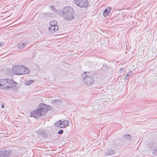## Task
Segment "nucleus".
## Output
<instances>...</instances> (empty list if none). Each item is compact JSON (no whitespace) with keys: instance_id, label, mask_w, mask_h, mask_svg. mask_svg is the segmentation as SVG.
Masks as SVG:
<instances>
[{"instance_id":"4468645a","label":"nucleus","mask_w":157,"mask_h":157,"mask_svg":"<svg viewBox=\"0 0 157 157\" xmlns=\"http://www.w3.org/2000/svg\"><path fill=\"white\" fill-rule=\"evenodd\" d=\"M62 126L60 128H63L69 125V122L67 120L63 121H62Z\"/></svg>"},{"instance_id":"1a4fd4ad","label":"nucleus","mask_w":157,"mask_h":157,"mask_svg":"<svg viewBox=\"0 0 157 157\" xmlns=\"http://www.w3.org/2000/svg\"><path fill=\"white\" fill-rule=\"evenodd\" d=\"M111 9L110 8H106L104 11L103 15L104 17L107 16L110 13Z\"/></svg>"},{"instance_id":"b1692460","label":"nucleus","mask_w":157,"mask_h":157,"mask_svg":"<svg viewBox=\"0 0 157 157\" xmlns=\"http://www.w3.org/2000/svg\"><path fill=\"white\" fill-rule=\"evenodd\" d=\"M49 17H52V15H51V13H50L49 15Z\"/></svg>"},{"instance_id":"f8f14e48","label":"nucleus","mask_w":157,"mask_h":157,"mask_svg":"<svg viewBox=\"0 0 157 157\" xmlns=\"http://www.w3.org/2000/svg\"><path fill=\"white\" fill-rule=\"evenodd\" d=\"M26 43H20L17 45V48L20 49H22L25 48L27 45Z\"/></svg>"},{"instance_id":"f257e3e1","label":"nucleus","mask_w":157,"mask_h":157,"mask_svg":"<svg viewBox=\"0 0 157 157\" xmlns=\"http://www.w3.org/2000/svg\"><path fill=\"white\" fill-rule=\"evenodd\" d=\"M47 105L44 104L39 105L38 108L33 110L31 113V116L38 118L40 116L44 115L48 111Z\"/></svg>"},{"instance_id":"9b49d317","label":"nucleus","mask_w":157,"mask_h":157,"mask_svg":"<svg viewBox=\"0 0 157 157\" xmlns=\"http://www.w3.org/2000/svg\"><path fill=\"white\" fill-rule=\"evenodd\" d=\"M124 139L126 140H130L132 138V136L129 134H126L123 136Z\"/></svg>"},{"instance_id":"9d476101","label":"nucleus","mask_w":157,"mask_h":157,"mask_svg":"<svg viewBox=\"0 0 157 157\" xmlns=\"http://www.w3.org/2000/svg\"><path fill=\"white\" fill-rule=\"evenodd\" d=\"M115 153V151L113 150H108L105 153V155H110L114 154Z\"/></svg>"},{"instance_id":"f3484780","label":"nucleus","mask_w":157,"mask_h":157,"mask_svg":"<svg viewBox=\"0 0 157 157\" xmlns=\"http://www.w3.org/2000/svg\"><path fill=\"white\" fill-rule=\"evenodd\" d=\"M132 73L131 71H130L127 73V74L124 76L125 79L126 80L127 79L129 78V76L131 75Z\"/></svg>"},{"instance_id":"412c9836","label":"nucleus","mask_w":157,"mask_h":157,"mask_svg":"<svg viewBox=\"0 0 157 157\" xmlns=\"http://www.w3.org/2000/svg\"><path fill=\"white\" fill-rule=\"evenodd\" d=\"M5 107V105L4 104L2 103L1 104V107L2 108H3Z\"/></svg>"},{"instance_id":"39448f33","label":"nucleus","mask_w":157,"mask_h":157,"mask_svg":"<svg viewBox=\"0 0 157 157\" xmlns=\"http://www.w3.org/2000/svg\"><path fill=\"white\" fill-rule=\"evenodd\" d=\"M82 77L84 84L87 86H90L94 82L93 78L90 76L88 72H84L82 74Z\"/></svg>"},{"instance_id":"a211bd4d","label":"nucleus","mask_w":157,"mask_h":157,"mask_svg":"<svg viewBox=\"0 0 157 157\" xmlns=\"http://www.w3.org/2000/svg\"><path fill=\"white\" fill-rule=\"evenodd\" d=\"M50 26H55V25H56L57 22L55 21H51L50 22Z\"/></svg>"},{"instance_id":"7ed1b4c3","label":"nucleus","mask_w":157,"mask_h":157,"mask_svg":"<svg viewBox=\"0 0 157 157\" xmlns=\"http://www.w3.org/2000/svg\"><path fill=\"white\" fill-rule=\"evenodd\" d=\"M63 17L66 20L71 21L74 17V13L72 8L69 6L65 7L63 11Z\"/></svg>"},{"instance_id":"6ab92c4d","label":"nucleus","mask_w":157,"mask_h":157,"mask_svg":"<svg viewBox=\"0 0 157 157\" xmlns=\"http://www.w3.org/2000/svg\"><path fill=\"white\" fill-rule=\"evenodd\" d=\"M50 8L53 11L55 12H57V10L53 6L50 7Z\"/></svg>"},{"instance_id":"ddd939ff","label":"nucleus","mask_w":157,"mask_h":157,"mask_svg":"<svg viewBox=\"0 0 157 157\" xmlns=\"http://www.w3.org/2000/svg\"><path fill=\"white\" fill-rule=\"evenodd\" d=\"M52 103L55 105H59L61 104L62 101L59 99L54 100L52 101Z\"/></svg>"},{"instance_id":"aec40b11","label":"nucleus","mask_w":157,"mask_h":157,"mask_svg":"<svg viewBox=\"0 0 157 157\" xmlns=\"http://www.w3.org/2000/svg\"><path fill=\"white\" fill-rule=\"evenodd\" d=\"M63 130L62 129H61L58 131V133L59 134H62L63 133Z\"/></svg>"},{"instance_id":"f03ea898","label":"nucleus","mask_w":157,"mask_h":157,"mask_svg":"<svg viewBox=\"0 0 157 157\" xmlns=\"http://www.w3.org/2000/svg\"><path fill=\"white\" fill-rule=\"evenodd\" d=\"M17 83L11 79H0V89H9L16 86Z\"/></svg>"},{"instance_id":"2eb2a0df","label":"nucleus","mask_w":157,"mask_h":157,"mask_svg":"<svg viewBox=\"0 0 157 157\" xmlns=\"http://www.w3.org/2000/svg\"><path fill=\"white\" fill-rule=\"evenodd\" d=\"M55 125L56 127H58L60 128V127L62 126V121L60 120L58 122H56L55 124Z\"/></svg>"},{"instance_id":"dca6fc26","label":"nucleus","mask_w":157,"mask_h":157,"mask_svg":"<svg viewBox=\"0 0 157 157\" xmlns=\"http://www.w3.org/2000/svg\"><path fill=\"white\" fill-rule=\"evenodd\" d=\"M34 82V81L33 80H30L26 81L25 83V85L27 86L29 85Z\"/></svg>"},{"instance_id":"5701e85b","label":"nucleus","mask_w":157,"mask_h":157,"mask_svg":"<svg viewBox=\"0 0 157 157\" xmlns=\"http://www.w3.org/2000/svg\"><path fill=\"white\" fill-rule=\"evenodd\" d=\"M124 68H122L121 69V70H123V71L124 70Z\"/></svg>"},{"instance_id":"4be33fe9","label":"nucleus","mask_w":157,"mask_h":157,"mask_svg":"<svg viewBox=\"0 0 157 157\" xmlns=\"http://www.w3.org/2000/svg\"><path fill=\"white\" fill-rule=\"evenodd\" d=\"M4 45V43H0V47H2Z\"/></svg>"},{"instance_id":"20e7f679","label":"nucleus","mask_w":157,"mask_h":157,"mask_svg":"<svg viewBox=\"0 0 157 157\" xmlns=\"http://www.w3.org/2000/svg\"><path fill=\"white\" fill-rule=\"evenodd\" d=\"M13 71L15 74L20 75L23 74H28L30 70L25 66H14L12 68Z\"/></svg>"},{"instance_id":"423d86ee","label":"nucleus","mask_w":157,"mask_h":157,"mask_svg":"<svg viewBox=\"0 0 157 157\" xmlns=\"http://www.w3.org/2000/svg\"><path fill=\"white\" fill-rule=\"evenodd\" d=\"M74 3L81 8H86L89 5L87 0H74Z\"/></svg>"},{"instance_id":"6e6552de","label":"nucleus","mask_w":157,"mask_h":157,"mask_svg":"<svg viewBox=\"0 0 157 157\" xmlns=\"http://www.w3.org/2000/svg\"><path fill=\"white\" fill-rule=\"evenodd\" d=\"M59 29L58 25L50 26L48 28V31L50 32L53 33L55 32V31Z\"/></svg>"},{"instance_id":"0eeeda50","label":"nucleus","mask_w":157,"mask_h":157,"mask_svg":"<svg viewBox=\"0 0 157 157\" xmlns=\"http://www.w3.org/2000/svg\"><path fill=\"white\" fill-rule=\"evenodd\" d=\"M10 154V151H8L2 150L0 151V157H8Z\"/></svg>"}]
</instances>
